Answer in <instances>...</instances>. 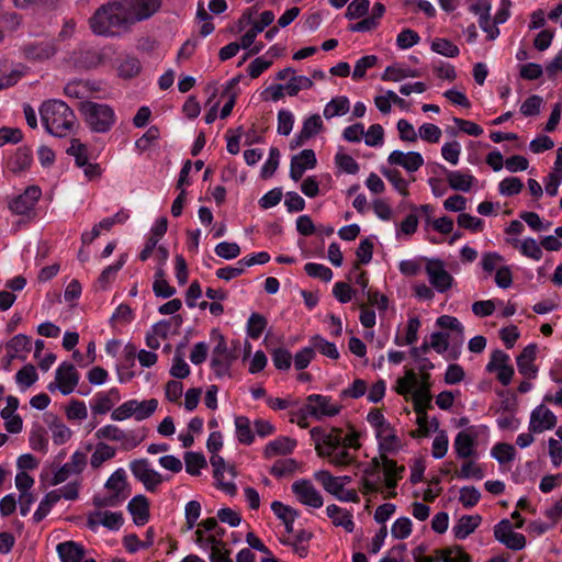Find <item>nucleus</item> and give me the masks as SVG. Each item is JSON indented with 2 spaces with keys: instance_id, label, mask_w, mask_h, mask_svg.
Listing matches in <instances>:
<instances>
[{
  "instance_id": "nucleus-1",
  "label": "nucleus",
  "mask_w": 562,
  "mask_h": 562,
  "mask_svg": "<svg viewBox=\"0 0 562 562\" xmlns=\"http://www.w3.org/2000/svg\"><path fill=\"white\" fill-rule=\"evenodd\" d=\"M356 467L362 473L360 491L363 495L381 492L380 483L394 490L403 477L404 465H397L394 459H371L369 462H357Z\"/></svg>"
},
{
  "instance_id": "nucleus-2",
  "label": "nucleus",
  "mask_w": 562,
  "mask_h": 562,
  "mask_svg": "<svg viewBox=\"0 0 562 562\" xmlns=\"http://www.w3.org/2000/svg\"><path fill=\"white\" fill-rule=\"evenodd\" d=\"M310 434L315 443L317 457H351L346 450L360 448V436L351 426L348 432L337 427H314Z\"/></svg>"
},
{
  "instance_id": "nucleus-3",
  "label": "nucleus",
  "mask_w": 562,
  "mask_h": 562,
  "mask_svg": "<svg viewBox=\"0 0 562 562\" xmlns=\"http://www.w3.org/2000/svg\"><path fill=\"white\" fill-rule=\"evenodd\" d=\"M131 16L125 5H123V0H111L101 5L89 22L94 34L114 36L133 24Z\"/></svg>"
},
{
  "instance_id": "nucleus-4",
  "label": "nucleus",
  "mask_w": 562,
  "mask_h": 562,
  "mask_svg": "<svg viewBox=\"0 0 562 562\" xmlns=\"http://www.w3.org/2000/svg\"><path fill=\"white\" fill-rule=\"evenodd\" d=\"M40 115L45 130L57 137L68 135L76 123L74 111L61 100H48L42 103Z\"/></svg>"
},
{
  "instance_id": "nucleus-5",
  "label": "nucleus",
  "mask_w": 562,
  "mask_h": 562,
  "mask_svg": "<svg viewBox=\"0 0 562 562\" xmlns=\"http://www.w3.org/2000/svg\"><path fill=\"white\" fill-rule=\"evenodd\" d=\"M79 112L93 133H108L116 122L115 112L109 104L82 101L79 104Z\"/></svg>"
},
{
  "instance_id": "nucleus-6",
  "label": "nucleus",
  "mask_w": 562,
  "mask_h": 562,
  "mask_svg": "<svg viewBox=\"0 0 562 562\" xmlns=\"http://www.w3.org/2000/svg\"><path fill=\"white\" fill-rule=\"evenodd\" d=\"M342 406L331 403V397L322 394H310L305 403L297 409L295 416L300 427H307L306 419L313 417L315 419H323L324 417H334L338 415Z\"/></svg>"
},
{
  "instance_id": "nucleus-7",
  "label": "nucleus",
  "mask_w": 562,
  "mask_h": 562,
  "mask_svg": "<svg viewBox=\"0 0 562 562\" xmlns=\"http://www.w3.org/2000/svg\"><path fill=\"white\" fill-rule=\"evenodd\" d=\"M20 50L22 57L29 63H44L57 54L58 46L55 38H45L25 43Z\"/></svg>"
},
{
  "instance_id": "nucleus-8",
  "label": "nucleus",
  "mask_w": 562,
  "mask_h": 562,
  "mask_svg": "<svg viewBox=\"0 0 562 562\" xmlns=\"http://www.w3.org/2000/svg\"><path fill=\"white\" fill-rule=\"evenodd\" d=\"M422 260L426 261L425 271L434 289L439 293H445L452 288L456 282L454 278L446 270L441 259L424 257Z\"/></svg>"
},
{
  "instance_id": "nucleus-9",
  "label": "nucleus",
  "mask_w": 562,
  "mask_h": 562,
  "mask_svg": "<svg viewBox=\"0 0 562 562\" xmlns=\"http://www.w3.org/2000/svg\"><path fill=\"white\" fill-rule=\"evenodd\" d=\"M95 437L110 441L120 442L122 450L130 451L137 447L142 441L135 430H123L116 425H105L95 431Z\"/></svg>"
},
{
  "instance_id": "nucleus-10",
  "label": "nucleus",
  "mask_w": 562,
  "mask_h": 562,
  "mask_svg": "<svg viewBox=\"0 0 562 562\" xmlns=\"http://www.w3.org/2000/svg\"><path fill=\"white\" fill-rule=\"evenodd\" d=\"M130 470L148 492H155L164 482L162 475L150 467L148 459H133Z\"/></svg>"
},
{
  "instance_id": "nucleus-11",
  "label": "nucleus",
  "mask_w": 562,
  "mask_h": 562,
  "mask_svg": "<svg viewBox=\"0 0 562 562\" xmlns=\"http://www.w3.org/2000/svg\"><path fill=\"white\" fill-rule=\"evenodd\" d=\"M210 462L213 467V476L217 486L226 493L234 495L237 491L235 483L232 481L225 482L224 479L225 473L228 474L231 480H234L238 475L235 463L226 459H210Z\"/></svg>"
},
{
  "instance_id": "nucleus-12",
  "label": "nucleus",
  "mask_w": 562,
  "mask_h": 562,
  "mask_svg": "<svg viewBox=\"0 0 562 562\" xmlns=\"http://www.w3.org/2000/svg\"><path fill=\"white\" fill-rule=\"evenodd\" d=\"M42 195L38 186H29L23 193L19 194L9 202V209L18 215H26L32 211Z\"/></svg>"
},
{
  "instance_id": "nucleus-13",
  "label": "nucleus",
  "mask_w": 562,
  "mask_h": 562,
  "mask_svg": "<svg viewBox=\"0 0 562 562\" xmlns=\"http://www.w3.org/2000/svg\"><path fill=\"white\" fill-rule=\"evenodd\" d=\"M58 390L63 395L74 392L79 383L80 374L71 362H61L55 372Z\"/></svg>"
},
{
  "instance_id": "nucleus-14",
  "label": "nucleus",
  "mask_w": 562,
  "mask_h": 562,
  "mask_svg": "<svg viewBox=\"0 0 562 562\" xmlns=\"http://www.w3.org/2000/svg\"><path fill=\"white\" fill-rule=\"evenodd\" d=\"M292 492L303 505L321 508L324 504L323 496L308 480H300L292 484Z\"/></svg>"
},
{
  "instance_id": "nucleus-15",
  "label": "nucleus",
  "mask_w": 562,
  "mask_h": 562,
  "mask_svg": "<svg viewBox=\"0 0 562 562\" xmlns=\"http://www.w3.org/2000/svg\"><path fill=\"white\" fill-rule=\"evenodd\" d=\"M123 5L134 23L150 18L160 8L161 0H123Z\"/></svg>"
},
{
  "instance_id": "nucleus-16",
  "label": "nucleus",
  "mask_w": 562,
  "mask_h": 562,
  "mask_svg": "<svg viewBox=\"0 0 562 562\" xmlns=\"http://www.w3.org/2000/svg\"><path fill=\"white\" fill-rule=\"evenodd\" d=\"M317 165L316 155L313 149H303L291 158L290 178L297 182L307 169H314Z\"/></svg>"
},
{
  "instance_id": "nucleus-17",
  "label": "nucleus",
  "mask_w": 562,
  "mask_h": 562,
  "mask_svg": "<svg viewBox=\"0 0 562 562\" xmlns=\"http://www.w3.org/2000/svg\"><path fill=\"white\" fill-rule=\"evenodd\" d=\"M387 162L394 166H401L408 172L417 171L424 165V158L420 153L402 150H393L389 157Z\"/></svg>"
},
{
  "instance_id": "nucleus-18",
  "label": "nucleus",
  "mask_w": 562,
  "mask_h": 562,
  "mask_svg": "<svg viewBox=\"0 0 562 562\" xmlns=\"http://www.w3.org/2000/svg\"><path fill=\"white\" fill-rule=\"evenodd\" d=\"M555 425V415L544 405H539L531 412L529 422L530 431L542 432L546 429L554 428Z\"/></svg>"
},
{
  "instance_id": "nucleus-19",
  "label": "nucleus",
  "mask_w": 562,
  "mask_h": 562,
  "mask_svg": "<svg viewBox=\"0 0 562 562\" xmlns=\"http://www.w3.org/2000/svg\"><path fill=\"white\" fill-rule=\"evenodd\" d=\"M127 510L133 518V522L136 526H144L149 521L150 518V504L148 498L138 494L135 495L127 504Z\"/></svg>"
},
{
  "instance_id": "nucleus-20",
  "label": "nucleus",
  "mask_w": 562,
  "mask_h": 562,
  "mask_svg": "<svg viewBox=\"0 0 562 562\" xmlns=\"http://www.w3.org/2000/svg\"><path fill=\"white\" fill-rule=\"evenodd\" d=\"M477 435V427L471 426L456 436L453 448L457 457H473V447Z\"/></svg>"
},
{
  "instance_id": "nucleus-21",
  "label": "nucleus",
  "mask_w": 562,
  "mask_h": 562,
  "mask_svg": "<svg viewBox=\"0 0 562 562\" xmlns=\"http://www.w3.org/2000/svg\"><path fill=\"white\" fill-rule=\"evenodd\" d=\"M537 355V345L529 344L526 346L522 351L516 358L517 368L521 375L536 379L538 373V368L533 364Z\"/></svg>"
},
{
  "instance_id": "nucleus-22",
  "label": "nucleus",
  "mask_w": 562,
  "mask_h": 562,
  "mask_svg": "<svg viewBox=\"0 0 562 562\" xmlns=\"http://www.w3.org/2000/svg\"><path fill=\"white\" fill-rule=\"evenodd\" d=\"M87 465V459H71L61 467L53 462L52 468L57 469L50 482L52 485H58L67 481L72 474H80Z\"/></svg>"
},
{
  "instance_id": "nucleus-23",
  "label": "nucleus",
  "mask_w": 562,
  "mask_h": 562,
  "mask_svg": "<svg viewBox=\"0 0 562 562\" xmlns=\"http://www.w3.org/2000/svg\"><path fill=\"white\" fill-rule=\"evenodd\" d=\"M56 551L61 562H81L86 555L85 547L72 540L58 543Z\"/></svg>"
},
{
  "instance_id": "nucleus-24",
  "label": "nucleus",
  "mask_w": 562,
  "mask_h": 562,
  "mask_svg": "<svg viewBox=\"0 0 562 562\" xmlns=\"http://www.w3.org/2000/svg\"><path fill=\"white\" fill-rule=\"evenodd\" d=\"M238 358L237 351H233L229 353H225L218 357H212L210 362V368L213 371L214 375L217 379H223L225 376H232V366Z\"/></svg>"
},
{
  "instance_id": "nucleus-25",
  "label": "nucleus",
  "mask_w": 562,
  "mask_h": 562,
  "mask_svg": "<svg viewBox=\"0 0 562 562\" xmlns=\"http://www.w3.org/2000/svg\"><path fill=\"white\" fill-rule=\"evenodd\" d=\"M104 487L112 491V494H119V498L125 499L130 494V484L125 470L122 468L115 470L106 480Z\"/></svg>"
},
{
  "instance_id": "nucleus-26",
  "label": "nucleus",
  "mask_w": 562,
  "mask_h": 562,
  "mask_svg": "<svg viewBox=\"0 0 562 562\" xmlns=\"http://www.w3.org/2000/svg\"><path fill=\"white\" fill-rule=\"evenodd\" d=\"M482 517L480 515H463L452 528L456 539L463 540L475 531L481 525Z\"/></svg>"
},
{
  "instance_id": "nucleus-27",
  "label": "nucleus",
  "mask_w": 562,
  "mask_h": 562,
  "mask_svg": "<svg viewBox=\"0 0 562 562\" xmlns=\"http://www.w3.org/2000/svg\"><path fill=\"white\" fill-rule=\"evenodd\" d=\"M436 325L441 329H449L451 333V341L462 345L464 340V327L462 323L454 316L441 315L436 319Z\"/></svg>"
},
{
  "instance_id": "nucleus-28",
  "label": "nucleus",
  "mask_w": 562,
  "mask_h": 562,
  "mask_svg": "<svg viewBox=\"0 0 562 562\" xmlns=\"http://www.w3.org/2000/svg\"><path fill=\"white\" fill-rule=\"evenodd\" d=\"M327 516L333 519V524L336 527H342L347 532H352L355 529V522L352 520V514L336 504H330L326 508Z\"/></svg>"
},
{
  "instance_id": "nucleus-29",
  "label": "nucleus",
  "mask_w": 562,
  "mask_h": 562,
  "mask_svg": "<svg viewBox=\"0 0 562 562\" xmlns=\"http://www.w3.org/2000/svg\"><path fill=\"white\" fill-rule=\"evenodd\" d=\"M296 446L297 441L295 439L286 436H280L267 443L265 449V457H271L272 454H291Z\"/></svg>"
},
{
  "instance_id": "nucleus-30",
  "label": "nucleus",
  "mask_w": 562,
  "mask_h": 562,
  "mask_svg": "<svg viewBox=\"0 0 562 562\" xmlns=\"http://www.w3.org/2000/svg\"><path fill=\"white\" fill-rule=\"evenodd\" d=\"M117 72L119 76L124 79H131L136 77L142 70V64L139 59L131 54L122 55L117 58Z\"/></svg>"
},
{
  "instance_id": "nucleus-31",
  "label": "nucleus",
  "mask_w": 562,
  "mask_h": 562,
  "mask_svg": "<svg viewBox=\"0 0 562 562\" xmlns=\"http://www.w3.org/2000/svg\"><path fill=\"white\" fill-rule=\"evenodd\" d=\"M381 451L380 457H386V452H394L400 447V439L394 434L391 425L375 432Z\"/></svg>"
},
{
  "instance_id": "nucleus-32",
  "label": "nucleus",
  "mask_w": 562,
  "mask_h": 562,
  "mask_svg": "<svg viewBox=\"0 0 562 562\" xmlns=\"http://www.w3.org/2000/svg\"><path fill=\"white\" fill-rule=\"evenodd\" d=\"M447 181L452 190L468 192L476 182V178L470 172L464 173L460 170H450Z\"/></svg>"
},
{
  "instance_id": "nucleus-33",
  "label": "nucleus",
  "mask_w": 562,
  "mask_h": 562,
  "mask_svg": "<svg viewBox=\"0 0 562 562\" xmlns=\"http://www.w3.org/2000/svg\"><path fill=\"white\" fill-rule=\"evenodd\" d=\"M441 562H473L472 557L460 544L436 550Z\"/></svg>"
},
{
  "instance_id": "nucleus-34",
  "label": "nucleus",
  "mask_w": 562,
  "mask_h": 562,
  "mask_svg": "<svg viewBox=\"0 0 562 562\" xmlns=\"http://www.w3.org/2000/svg\"><path fill=\"white\" fill-rule=\"evenodd\" d=\"M414 409L417 415L423 413V409L432 408V396L430 393V384L419 385L415 389L413 395Z\"/></svg>"
},
{
  "instance_id": "nucleus-35",
  "label": "nucleus",
  "mask_w": 562,
  "mask_h": 562,
  "mask_svg": "<svg viewBox=\"0 0 562 562\" xmlns=\"http://www.w3.org/2000/svg\"><path fill=\"white\" fill-rule=\"evenodd\" d=\"M33 162V154L31 148L26 146L19 147L14 156L10 160V169L18 173L31 167Z\"/></svg>"
},
{
  "instance_id": "nucleus-36",
  "label": "nucleus",
  "mask_w": 562,
  "mask_h": 562,
  "mask_svg": "<svg viewBox=\"0 0 562 562\" xmlns=\"http://www.w3.org/2000/svg\"><path fill=\"white\" fill-rule=\"evenodd\" d=\"M375 236L362 239L356 250L357 261L353 263V271H358L361 265H368L372 260Z\"/></svg>"
},
{
  "instance_id": "nucleus-37",
  "label": "nucleus",
  "mask_w": 562,
  "mask_h": 562,
  "mask_svg": "<svg viewBox=\"0 0 562 562\" xmlns=\"http://www.w3.org/2000/svg\"><path fill=\"white\" fill-rule=\"evenodd\" d=\"M350 101L345 95L333 98L324 108L323 115L325 119L330 120L335 116H342L348 113Z\"/></svg>"
},
{
  "instance_id": "nucleus-38",
  "label": "nucleus",
  "mask_w": 562,
  "mask_h": 562,
  "mask_svg": "<svg viewBox=\"0 0 562 562\" xmlns=\"http://www.w3.org/2000/svg\"><path fill=\"white\" fill-rule=\"evenodd\" d=\"M301 469L296 459H277L270 468V474L277 479L290 476Z\"/></svg>"
},
{
  "instance_id": "nucleus-39",
  "label": "nucleus",
  "mask_w": 562,
  "mask_h": 562,
  "mask_svg": "<svg viewBox=\"0 0 562 562\" xmlns=\"http://www.w3.org/2000/svg\"><path fill=\"white\" fill-rule=\"evenodd\" d=\"M61 495L58 490L48 492L41 501L37 509L33 515L34 522H41L50 512L52 507L59 502Z\"/></svg>"
},
{
  "instance_id": "nucleus-40",
  "label": "nucleus",
  "mask_w": 562,
  "mask_h": 562,
  "mask_svg": "<svg viewBox=\"0 0 562 562\" xmlns=\"http://www.w3.org/2000/svg\"><path fill=\"white\" fill-rule=\"evenodd\" d=\"M310 342L314 348V352L318 351L323 356L329 359L337 360L339 358V351L334 342L326 340L321 335H314L311 337Z\"/></svg>"
},
{
  "instance_id": "nucleus-41",
  "label": "nucleus",
  "mask_w": 562,
  "mask_h": 562,
  "mask_svg": "<svg viewBox=\"0 0 562 562\" xmlns=\"http://www.w3.org/2000/svg\"><path fill=\"white\" fill-rule=\"evenodd\" d=\"M267 318L259 313H251L247 321L246 333L248 337L257 340L261 337L262 333L267 328Z\"/></svg>"
},
{
  "instance_id": "nucleus-42",
  "label": "nucleus",
  "mask_w": 562,
  "mask_h": 562,
  "mask_svg": "<svg viewBox=\"0 0 562 562\" xmlns=\"http://www.w3.org/2000/svg\"><path fill=\"white\" fill-rule=\"evenodd\" d=\"M127 255H121L120 259L108 267H105L98 278V284L101 289H105L116 277L117 272L123 268L126 262Z\"/></svg>"
},
{
  "instance_id": "nucleus-43",
  "label": "nucleus",
  "mask_w": 562,
  "mask_h": 562,
  "mask_svg": "<svg viewBox=\"0 0 562 562\" xmlns=\"http://www.w3.org/2000/svg\"><path fill=\"white\" fill-rule=\"evenodd\" d=\"M236 437L240 443L250 445L254 441V431L250 420L246 416L235 417Z\"/></svg>"
},
{
  "instance_id": "nucleus-44",
  "label": "nucleus",
  "mask_w": 562,
  "mask_h": 562,
  "mask_svg": "<svg viewBox=\"0 0 562 562\" xmlns=\"http://www.w3.org/2000/svg\"><path fill=\"white\" fill-rule=\"evenodd\" d=\"M382 175L387 179L389 182L392 183L394 189L403 196H407L409 194L408 191V182L402 177L400 170L393 168L382 169Z\"/></svg>"
},
{
  "instance_id": "nucleus-45",
  "label": "nucleus",
  "mask_w": 562,
  "mask_h": 562,
  "mask_svg": "<svg viewBox=\"0 0 562 562\" xmlns=\"http://www.w3.org/2000/svg\"><path fill=\"white\" fill-rule=\"evenodd\" d=\"M456 475L459 479L482 480L485 476V472L481 465L474 462V459H465L461 469L456 471Z\"/></svg>"
},
{
  "instance_id": "nucleus-46",
  "label": "nucleus",
  "mask_w": 562,
  "mask_h": 562,
  "mask_svg": "<svg viewBox=\"0 0 562 562\" xmlns=\"http://www.w3.org/2000/svg\"><path fill=\"white\" fill-rule=\"evenodd\" d=\"M102 63L101 55L92 49L82 50L76 57L75 65L80 69L95 68Z\"/></svg>"
},
{
  "instance_id": "nucleus-47",
  "label": "nucleus",
  "mask_w": 562,
  "mask_h": 562,
  "mask_svg": "<svg viewBox=\"0 0 562 562\" xmlns=\"http://www.w3.org/2000/svg\"><path fill=\"white\" fill-rule=\"evenodd\" d=\"M431 49L439 55L451 58L460 54L459 47L448 38H435L431 43Z\"/></svg>"
},
{
  "instance_id": "nucleus-48",
  "label": "nucleus",
  "mask_w": 562,
  "mask_h": 562,
  "mask_svg": "<svg viewBox=\"0 0 562 562\" xmlns=\"http://www.w3.org/2000/svg\"><path fill=\"white\" fill-rule=\"evenodd\" d=\"M419 384V379L413 370H407L405 376L397 380L396 392L400 395H413Z\"/></svg>"
},
{
  "instance_id": "nucleus-49",
  "label": "nucleus",
  "mask_w": 562,
  "mask_h": 562,
  "mask_svg": "<svg viewBox=\"0 0 562 562\" xmlns=\"http://www.w3.org/2000/svg\"><path fill=\"white\" fill-rule=\"evenodd\" d=\"M60 0H13L15 8L25 10L29 8L54 11L58 8Z\"/></svg>"
},
{
  "instance_id": "nucleus-50",
  "label": "nucleus",
  "mask_w": 562,
  "mask_h": 562,
  "mask_svg": "<svg viewBox=\"0 0 562 562\" xmlns=\"http://www.w3.org/2000/svg\"><path fill=\"white\" fill-rule=\"evenodd\" d=\"M524 189V183L518 177H507L498 183V192L504 196H514Z\"/></svg>"
},
{
  "instance_id": "nucleus-51",
  "label": "nucleus",
  "mask_w": 562,
  "mask_h": 562,
  "mask_svg": "<svg viewBox=\"0 0 562 562\" xmlns=\"http://www.w3.org/2000/svg\"><path fill=\"white\" fill-rule=\"evenodd\" d=\"M304 271L308 277L319 279L324 282H329L333 279L331 269L322 263L307 262L304 266Z\"/></svg>"
},
{
  "instance_id": "nucleus-52",
  "label": "nucleus",
  "mask_w": 562,
  "mask_h": 562,
  "mask_svg": "<svg viewBox=\"0 0 562 562\" xmlns=\"http://www.w3.org/2000/svg\"><path fill=\"white\" fill-rule=\"evenodd\" d=\"M378 57L375 55H366L361 58H359L355 65L353 71H352V79L355 81H359L364 78L366 72L369 68H372L376 65Z\"/></svg>"
},
{
  "instance_id": "nucleus-53",
  "label": "nucleus",
  "mask_w": 562,
  "mask_h": 562,
  "mask_svg": "<svg viewBox=\"0 0 562 562\" xmlns=\"http://www.w3.org/2000/svg\"><path fill=\"white\" fill-rule=\"evenodd\" d=\"M5 348L8 352L14 353L16 357L21 351L30 352L32 348L31 338L23 334L15 335L5 344Z\"/></svg>"
},
{
  "instance_id": "nucleus-54",
  "label": "nucleus",
  "mask_w": 562,
  "mask_h": 562,
  "mask_svg": "<svg viewBox=\"0 0 562 562\" xmlns=\"http://www.w3.org/2000/svg\"><path fill=\"white\" fill-rule=\"evenodd\" d=\"M90 406L94 415H103L112 408L113 403L105 392H98L91 400Z\"/></svg>"
},
{
  "instance_id": "nucleus-55",
  "label": "nucleus",
  "mask_w": 562,
  "mask_h": 562,
  "mask_svg": "<svg viewBox=\"0 0 562 562\" xmlns=\"http://www.w3.org/2000/svg\"><path fill=\"white\" fill-rule=\"evenodd\" d=\"M419 72L412 69L396 68L394 66H387L381 77L383 81H400L407 77H418Z\"/></svg>"
},
{
  "instance_id": "nucleus-56",
  "label": "nucleus",
  "mask_w": 562,
  "mask_h": 562,
  "mask_svg": "<svg viewBox=\"0 0 562 562\" xmlns=\"http://www.w3.org/2000/svg\"><path fill=\"white\" fill-rule=\"evenodd\" d=\"M324 128V124L319 114H312L303 121L301 131L303 137L312 138Z\"/></svg>"
},
{
  "instance_id": "nucleus-57",
  "label": "nucleus",
  "mask_w": 562,
  "mask_h": 562,
  "mask_svg": "<svg viewBox=\"0 0 562 562\" xmlns=\"http://www.w3.org/2000/svg\"><path fill=\"white\" fill-rule=\"evenodd\" d=\"M273 366L278 370L286 371L291 368L292 355L289 350L282 347L274 348L271 351Z\"/></svg>"
},
{
  "instance_id": "nucleus-58",
  "label": "nucleus",
  "mask_w": 562,
  "mask_h": 562,
  "mask_svg": "<svg viewBox=\"0 0 562 562\" xmlns=\"http://www.w3.org/2000/svg\"><path fill=\"white\" fill-rule=\"evenodd\" d=\"M214 252L220 258L232 260L240 255V247L237 243L221 241L215 246Z\"/></svg>"
},
{
  "instance_id": "nucleus-59",
  "label": "nucleus",
  "mask_w": 562,
  "mask_h": 562,
  "mask_svg": "<svg viewBox=\"0 0 562 562\" xmlns=\"http://www.w3.org/2000/svg\"><path fill=\"white\" fill-rule=\"evenodd\" d=\"M157 406L158 401L156 398H150L142 402L136 400V407L134 413L135 419L140 422L148 418L157 409Z\"/></svg>"
},
{
  "instance_id": "nucleus-60",
  "label": "nucleus",
  "mask_w": 562,
  "mask_h": 562,
  "mask_svg": "<svg viewBox=\"0 0 562 562\" xmlns=\"http://www.w3.org/2000/svg\"><path fill=\"white\" fill-rule=\"evenodd\" d=\"M38 379L37 372L33 364H26L15 374V381L19 385L30 387Z\"/></svg>"
},
{
  "instance_id": "nucleus-61",
  "label": "nucleus",
  "mask_w": 562,
  "mask_h": 562,
  "mask_svg": "<svg viewBox=\"0 0 562 562\" xmlns=\"http://www.w3.org/2000/svg\"><path fill=\"white\" fill-rule=\"evenodd\" d=\"M412 533V521L408 517H400L397 518L391 528V535L395 539H406Z\"/></svg>"
},
{
  "instance_id": "nucleus-62",
  "label": "nucleus",
  "mask_w": 562,
  "mask_h": 562,
  "mask_svg": "<svg viewBox=\"0 0 562 562\" xmlns=\"http://www.w3.org/2000/svg\"><path fill=\"white\" fill-rule=\"evenodd\" d=\"M451 341V336L448 333L435 331L430 336L428 344L437 353L442 355L448 351Z\"/></svg>"
},
{
  "instance_id": "nucleus-63",
  "label": "nucleus",
  "mask_w": 562,
  "mask_h": 562,
  "mask_svg": "<svg viewBox=\"0 0 562 562\" xmlns=\"http://www.w3.org/2000/svg\"><path fill=\"white\" fill-rule=\"evenodd\" d=\"M420 41L419 34L411 29L402 30L396 37V45L401 49H408Z\"/></svg>"
},
{
  "instance_id": "nucleus-64",
  "label": "nucleus",
  "mask_w": 562,
  "mask_h": 562,
  "mask_svg": "<svg viewBox=\"0 0 562 562\" xmlns=\"http://www.w3.org/2000/svg\"><path fill=\"white\" fill-rule=\"evenodd\" d=\"M481 498L480 491L474 486H463L460 490L459 502L465 508L474 507Z\"/></svg>"
}]
</instances>
